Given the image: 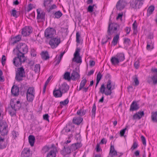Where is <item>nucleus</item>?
Here are the masks:
<instances>
[{"label":"nucleus","mask_w":157,"mask_h":157,"mask_svg":"<svg viewBox=\"0 0 157 157\" xmlns=\"http://www.w3.org/2000/svg\"><path fill=\"white\" fill-rule=\"evenodd\" d=\"M141 139L142 141V142L143 144H144V145H146V139L145 138V137L143 136H141Z\"/></svg>","instance_id":"338daca9"},{"label":"nucleus","mask_w":157,"mask_h":157,"mask_svg":"<svg viewBox=\"0 0 157 157\" xmlns=\"http://www.w3.org/2000/svg\"><path fill=\"white\" fill-rule=\"evenodd\" d=\"M69 102V100L68 98L66 99L64 101H61L60 102V105H66L68 104Z\"/></svg>","instance_id":"3c124183"},{"label":"nucleus","mask_w":157,"mask_h":157,"mask_svg":"<svg viewBox=\"0 0 157 157\" xmlns=\"http://www.w3.org/2000/svg\"><path fill=\"white\" fill-rule=\"evenodd\" d=\"M82 146V144L81 143H77L72 144L70 147L71 151H73L77 150L78 148L81 147Z\"/></svg>","instance_id":"412c9836"},{"label":"nucleus","mask_w":157,"mask_h":157,"mask_svg":"<svg viewBox=\"0 0 157 157\" xmlns=\"http://www.w3.org/2000/svg\"><path fill=\"white\" fill-rule=\"evenodd\" d=\"M21 35H18L15 37H11L10 40V43L11 45H14L17 42L20 41L21 39Z\"/></svg>","instance_id":"f3484780"},{"label":"nucleus","mask_w":157,"mask_h":157,"mask_svg":"<svg viewBox=\"0 0 157 157\" xmlns=\"http://www.w3.org/2000/svg\"><path fill=\"white\" fill-rule=\"evenodd\" d=\"M41 56L42 58L45 60H47L49 58L48 52L47 51L42 52Z\"/></svg>","instance_id":"2f4dec72"},{"label":"nucleus","mask_w":157,"mask_h":157,"mask_svg":"<svg viewBox=\"0 0 157 157\" xmlns=\"http://www.w3.org/2000/svg\"><path fill=\"white\" fill-rule=\"evenodd\" d=\"M95 6V4H93V5H89L87 9V11L90 13L93 12L94 11V7Z\"/></svg>","instance_id":"c03bdc74"},{"label":"nucleus","mask_w":157,"mask_h":157,"mask_svg":"<svg viewBox=\"0 0 157 157\" xmlns=\"http://www.w3.org/2000/svg\"><path fill=\"white\" fill-rule=\"evenodd\" d=\"M151 78L152 80L153 84H157V74H154Z\"/></svg>","instance_id":"79ce46f5"},{"label":"nucleus","mask_w":157,"mask_h":157,"mask_svg":"<svg viewBox=\"0 0 157 157\" xmlns=\"http://www.w3.org/2000/svg\"><path fill=\"white\" fill-rule=\"evenodd\" d=\"M17 11L16 10L14 9L12 10V11L10 13L14 17L17 18L18 16V15L17 14Z\"/></svg>","instance_id":"864d4df0"},{"label":"nucleus","mask_w":157,"mask_h":157,"mask_svg":"<svg viewBox=\"0 0 157 157\" xmlns=\"http://www.w3.org/2000/svg\"><path fill=\"white\" fill-rule=\"evenodd\" d=\"M56 34V30L53 28L48 27L44 32V36L47 39H50L54 37Z\"/></svg>","instance_id":"0eeeda50"},{"label":"nucleus","mask_w":157,"mask_h":157,"mask_svg":"<svg viewBox=\"0 0 157 157\" xmlns=\"http://www.w3.org/2000/svg\"><path fill=\"white\" fill-rule=\"evenodd\" d=\"M127 4L125 0H119L116 5V8L118 10H121L124 9Z\"/></svg>","instance_id":"f8f14e48"},{"label":"nucleus","mask_w":157,"mask_h":157,"mask_svg":"<svg viewBox=\"0 0 157 157\" xmlns=\"http://www.w3.org/2000/svg\"><path fill=\"white\" fill-rule=\"evenodd\" d=\"M35 94V90L33 87H29L28 89L26 94Z\"/></svg>","instance_id":"37998d69"},{"label":"nucleus","mask_w":157,"mask_h":157,"mask_svg":"<svg viewBox=\"0 0 157 157\" xmlns=\"http://www.w3.org/2000/svg\"><path fill=\"white\" fill-rule=\"evenodd\" d=\"M141 119V117L137 113L134 114L133 116V119L135 120L136 119Z\"/></svg>","instance_id":"bf43d9fd"},{"label":"nucleus","mask_w":157,"mask_h":157,"mask_svg":"<svg viewBox=\"0 0 157 157\" xmlns=\"http://www.w3.org/2000/svg\"><path fill=\"white\" fill-rule=\"evenodd\" d=\"M120 33L117 34L114 36L113 39V40L111 42V44L115 46L117 44L119 38Z\"/></svg>","instance_id":"c85d7f7f"},{"label":"nucleus","mask_w":157,"mask_h":157,"mask_svg":"<svg viewBox=\"0 0 157 157\" xmlns=\"http://www.w3.org/2000/svg\"><path fill=\"white\" fill-rule=\"evenodd\" d=\"M56 153L53 150H51L48 153L47 157H56Z\"/></svg>","instance_id":"ea45409f"},{"label":"nucleus","mask_w":157,"mask_h":157,"mask_svg":"<svg viewBox=\"0 0 157 157\" xmlns=\"http://www.w3.org/2000/svg\"><path fill=\"white\" fill-rule=\"evenodd\" d=\"M51 0H44V6L47 9L48 5L50 4Z\"/></svg>","instance_id":"49530a36"},{"label":"nucleus","mask_w":157,"mask_h":157,"mask_svg":"<svg viewBox=\"0 0 157 157\" xmlns=\"http://www.w3.org/2000/svg\"><path fill=\"white\" fill-rule=\"evenodd\" d=\"M7 144V141H5L4 138L2 137L0 135V149L5 148Z\"/></svg>","instance_id":"aec40b11"},{"label":"nucleus","mask_w":157,"mask_h":157,"mask_svg":"<svg viewBox=\"0 0 157 157\" xmlns=\"http://www.w3.org/2000/svg\"><path fill=\"white\" fill-rule=\"evenodd\" d=\"M3 112V109L1 103H0V121H1L3 119V115H2V113Z\"/></svg>","instance_id":"13d9d810"},{"label":"nucleus","mask_w":157,"mask_h":157,"mask_svg":"<svg viewBox=\"0 0 157 157\" xmlns=\"http://www.w3.org/2000/svg\"><path fill=\"white\" fill-rule=\"evenodd\" d=\"M144 0H132L130 2V7L134 10H137L140 8L143 4Z\"/></svg>","instance_id":"39448f33"},{"label":"nucleus","mask_w":157,"mask_h":157,"mask_svg":"<svg viewBox=\"0 0 157 157\" xmlns=\"http://www.w3.org/2000/svg\"><path fill=\"white\" fill-rule=\"evenodd\" d=\"M40 64H36L35 65L34 68V71L35 73L39 72L40 71Z\"/></svg>","instance_id":"de8ad7c7"},{"label":"nucleus","mask_w":157,"mask_h":157,"mask_svg":"<svg viewBox=\"0 0 157 157\" xmlns=\"http://www.w3.org/2000/svg\"><path fill=\"white\" fill-rule=\"evenodd\" d=\"M131 41L128 38H125L124 41V43L127 46L130 45Z\"/></svg>","instance_id":"8fccbe9b"},{"label":"nucleus","mask_w":157,"mask_h":157,"mask_svg":"<svg viewBox=\"0 0 157 157\" xmlns=\"http://www.w3.org/2000/svg\"><path fill=\"white\" fill-rule=\"evenodd\" d=\"M19 89L17 86H13L11 89V93L14 96H17L19 94Z\"/></svg>","instance_id":"6ab92c4d"},{"label":"nucleus","mask_w":157,"mask_h":157,"mask_svg":"<svg viewBox=\"0 0 157 157\" xmlns=\"http://www.w3.org/2000/svg\"><path fill=\"white\" fill-rule=\"evenodd\" d=\"M132 79L133 80L134 82L135 83V85L137 86L139 85V82L138 79V77L136 75L133 76L132 77Z\"/></svg>","instance_id":"a19ab883"},{"label":"nucleus","mask_w":157,"mask_h":157,"mask_svg":"<svg viewBox=\"0 0 157 157\" xmlns=\"http://www.w3.org/2000/svg\"><path fill=\"white\" fill-rule=\"evenodd\" d=\"M106 87L104 84H101L99 88V93L104 94L106 96L110 95L112 93V90L115 88V83L112 82L110 79H109L107 82Z\"/></svg>","instance_id":"f03ea898"},{"label":"nucleus","mask_w":157,"mask_h":157,"mask_svg":"<svg viewBox=\"0 0 157 157\" xmlns=\"http://www.w3.org/2000/svg\"><path fill=\"white\" fill-rule=\"evenodd\" d=\"M126 129V128H124L120 131V136L121 137H122L124 136V135L125 133V131Z\"/></svg>","instance_id":"69168bd1"},{"label":"nucleus","mask_w":157,"mask_h":157,"mask_svg":"<svg viewBox=\"0 0 157 157\" xmlns=\"http://www.w3.org/2000/svg\"><path fill=\"white\" fill-rule=\"evenodd\" d=\"M12 135L13 136V137L14 139L16 138L18 136L19 134L18 133V132L16 131H15L14 130L12 132Z\"/></svg>","instance_id":"4d7b16f0"},{"label":"nucleus","mask_w":157,"mask_h":157,"mask_svg":"<svg viewBox=\"0 0 157 157\" xmlns=\"http://www.w3.org/2000/svg\"><path fill=\"white\" fill-rule=\"evenodd\" d=\"M134 66L135 67L136 69H137L139 68L140 66L139 61V60H137L134 63Z\"/></svg>","instance_id":"e2e57ef3"},{"label":"nucleus","mask_w":157,"mask_h":157,"mask_svg":"<svg viewBox=\"0 0 157 157\" xmlns=\"http://www.w3.org/2000/svg\"><path fill=\"white\" fill-rule=\"evenodd\" d=\"M87 80L86 78H84L81 81V83L80 84L79 88L78 90V91L81 90L84 86Z\"/></svg>","instance_id":"e433bc0d"},{"label":"nucleus","mask_w":157,"mask_h":157,"mask_svg":"<svg viewBox=\"0 0 157 157\" xmlns=\"http://www.w3.org/2000/svg\"><path fill=\"white\" fill-rule=\"evenodd\" d=\"M16 49L17 50V57L13 59V63L16 67H18L26 59L25 55L28 52V47L25 44L20 43L17 46Z\"/></svg>","instance_id":"f257e3e1"},{"label":"nucleus","mask_w":157,"mask_h":157,"mask_svg":"<svg viewBox=\"0 0 157 157\" xmlns=\"http://www.w3.org/2000/svg\"><path fill=\"white\" fill-rule=\"evenodd\" d=\"M110 61L112 64L113 65H118L120 63L119 60L116 56L112 57L110 59Z\"/></svg>","instance_id":"cd10ccee"},{"label":"nucleus","mask_w":157,"mask_h":157,"mask_svg":"<svg viewBox=\"0 0 157 157\" xmlns=\"http://www.w3.org/2000/svg\"><path fill=\"white\" fill-rule=\"evenodd\" d=\"M32 154L29 148H25L21 153V157H31Z\"/></svg>","instance_id":"2eb2a0df"},{"label":"nucleus","mask_w":157,"mask_h":157,"mask_svg":"<svg viewBox=\"0 0 157 157\" xmlns=\"http://www.w3.org/2000/svg\"><path fill=\"white\" fill-rule=\"evenodd\" d=\"M80 50V48H76L74 55V58L73 59V61L77 63H80L82 62L81 57L79 56Z\"/></svg>","instance_id":"1a4fd4ad"},{"label":"nucleus","mask_w":157,"mask_h":157,"mask_svg":"<svg viewBox=\"0 0 157 157\" xmlns=\"http://www.w3.org/2000/svg\"><path fill=\"white\" fill-rule=\"evenodd\" d=\"M31 55L33 57H35L36 56V52L34 49H33L31 50Z\"/></svg>","instance_id":"774afa93"},{"label":"nucleus","mask_w":157,"mask_h":157,"mask_svg":"<svg viewBox=\"0 0 157 157\" xmlns=\"http://www.w3.org/2000/svg\"><path fill=\"white\" fill-rule=\"evenodd\" d=\"M151 118L152 121L156 122L157 119V110L155 112H151Z\"/></svg>","instance_id":"7c9ffc66"},{"label":"nucleus","mask_w":157,"mask_h":157,"mask_svg":"<svg viewBox=\"0 0 157 157\" xmlns=\"http://www.w3.org/2000/svg\"><path fill=\"white\" fill-rule=\"evenodd\" d=\"M109 154V156L111 157H114V156L118 155L117 151L115 150L114 146L111 144L110 146Z\"/></svg>","instance_id":"5701e85b"},{"label":"nucleus","mask_w":157,"mask_h":157,"mask_svg":"<svg viewBox=\"0 0 157 157\" xmlns=\"http://www.w3.org/2000/svg\"><path fill=\"white\" fill-rule=\"evenodd\" d=\"M102 77V75L100 72H99L97 75L96 78V81H97V82H99L101 79V78Z\"/></svg>","instance_id":"5fc2aeb1"},{"label":"nucleus","mask_w":157,"mask_h":157,"mask_svg":"<svg viewBox=\"0 0 157 157\" xmlns=\"http://www.w3.org/2000/svg\"><path fill=\"white\" fill-rule=\"evenodd\" d=\"M63 148L61 151V154L64 156L70 154L71 152V149L70 147L67 144H63Z\"/></svg>","instance_id":"ddd939ff"},{"label":"nucleus","mask_w":157,"mask_h":157,"mask_svg":"<svg viewBox=\"0 0 157 157\" xmlns=\"http://www.w3.org/2000/svg\"><path fill=\"white\" fill-rule=\"evenodd\" d=\"M86 112V110H84L83 108H82L80 109L77 111V114L80 117L82 116L85 114Z\"/></svg>","instance_id":"72a5a7b5"},{"label":"nucleus","mask_w":157,"mask_h":157,"mask_svg":"<svg viewBox=\"0 0 157 157\" xmlns=\"http://www.w3.org/2000/svg\"><path fill=\"white\" fill-rule=\"evenodd\" d=\"M49 115L48 114H45L43 116V119L48 121H49Z\"/></svg>","instance_id":"0e129e2a"},{"label":"nucleus","mask_w":157,"mask_h":157,"mask_svg":"<svg viewBox=\"0 0 157 157\" xmlns=\"http://www.w3.org/2000/svg\"><path fill=\"white\" fill-rule=\"evenodd\" d=\"M50 148L47 146H44L42 150V152L43 153H45L46 152H48V150H49Z\"/></svg>","instance_id":"09e8293b"},{"label":"nucleus","mask_w":157,"mask_h":157,"mask_svg":"<svg viewBox=\"0 0 157 157\" xmlns=\"http://www.w3.org/2000/svg\"><path fill=\"white\" fill-rule=\"evenodd\" d=\"M117 29V26L116 24L113 23H109V24L107 33L108 35H106L107 39L106 40L108 41V40H111L112 37L109 36H110L114 32L115 33H117L116 31Z\"/></svg>","instance_id":"7ed1b4c3"},{"label":"nucleus","mask_w":157,"mask_h":157,"mask_svg":"<svg viewBox=\"0 0 157 157\" xmlns=\"http://www.w3.org/2000/svg\"><path fill=\"white\" fill-rule=\"evenodd\" d=\"M53 94L54 96L56 98H60L62 96L63 94L59 88L57 90L55 88L53 90Z\"/></svg>","instance_id":"a878e982"},{"label":"nucleus","mask_w":157,"mask_h":157,"mask_svg":"<svg viewBox=\"0 0 157 157\" xmlns=\"http://www.w3.org/2000/svg\"><path fill=\"white\" fill-rule=\"evenodd\" d=\"M6 110L9 114L12 117L16 116V111H17L12 106L10 105V106H9L7 108Z\"/></svg>","instance_id":"a211bd4d"},{"label":"nucleus","mask_w":157,"mask_h":157,"mask_svg":"<svg viewBox=\"0 0 157 157\" xmlns=\"http://www.w3.org/2000/svg\"><path fill=\"white\" fill-rule=\"evenodd\" d=\"M80 75L75 71L73 70L71 74V79L73 81H75L79 79L80 78Z\"/></svg>","instance_id":"b1692460"},{"label":"nucleus","mask_w":157,"mask_h":157,"mask_svg":"<svg viewBox=\"0 0 157 157\" xmlns=\"http://www.w3.org/2000/svg\"><path fill=\"white\" fill-rule=\"evenodd\" d=\"M35 141V137L33 135H30L29 137V141L30 145L33 146Z\"/></svg>","instance_id":"473e14b6"},{"label":"nucleus","mask_w":157,"mask_h":157,"mask_svg":"<svg viewBox=\"0 0 157 157\" xmlns=\"http://www.w3.org/2000/svg\"><path fill=\"white\" fill-rule=\"evenodd\" d=\"M10 105L13 107L17 111L19 110L21 107V104L20 101H15L12 99L11 100Z\"/></svg>","instance_id":"9b49d317"},{"label":"nucleus","mask_w":157,"mask_h":157,"mask_svg":"<svg viewBox=\"0 0 157 157\" xmlns=\"http://www.w3.org/2000/svg\"><path fill=\"white\" fill-rule=\"evenodd\" d=\"M49 44L51 48L54 49L56 48L60 43V38L58 37L51 38Z\"/></svg>","instance_id":"6e6552de"},{"label":"nucleus","mask_w":157,"mask_h":157,"mask_svg":"<svg viewBox=\"0 0 157 157\" xmlns=\"http://www.w3.org/2000/svg\"><path fill=\"white\" fill-rule=\"evenodd\" d=\"M138 144L137 143L136 141L134 140V142L133 144L132 145L131 147V149L132 150H133L134 149H136L138 147Z\"/></svg>","instance_id":"603ef678"},{"label":"nucleus","mask_w":157,"mask_h":157,"mask_svg":"<svg viewBox=\"0 0 157 157\" xmlns=\"http://www.w3.org/2000/svg\"><path fill=\"white\" fill-rule=\"evenodd\" d=\"M35 94H26L27 99L28 101L32 102L34 98Z\"/></svg>","instance_id":"f704fd0d"},{"label":"nucleus","mask_w":157,"mask_h":157,"mask_svg":"<svg viewBox=\"0 0 157 157\" xmlns=\"http://www.w3.org/2000/svg\"><path fill=\"white\" fill-rule=\"evenodd\" d=\"M155 10V7L153 5L150 6L148 8L147 10V16L149 17L153 13V12Z\"/></svg>","instance_id":"bb28decb"},{"label":"nucleus","mask_w":157,"mask_h":157,"mask_svg":"<svg viewBox=\"0 0 157 157\" xmlns=\"http://www.w3.org/2000/svg\"><path fill=\"white\" fill-rule=\"evenodd\" d=\"M95 150H96V152H99L101 151H102L100 147V144L98 143L97 144L96 147L95 148Z\"/></svg>","instance_id":"052dcab7"},{"label":"nucleus","mask_w":157,"mask_h":157,"mask_svg":"<svg viewBox=\"0 0 157 157\" xmlns=\"http://www.w3.org/2000/svg\"><path fill=\"white\" fill-rule=\"evenodd\" d=\"M54 18L59 19L63 15L62 13L59 10L56 12L54 14Z\"/></svg>","instance_id":"4c0bfd02"},{"label":"nucleus","mask_w":157,"mask_h":157,"mask_svg":"<svg viewBox=\"0 0 157 157\" xmlns=\"http://www.w3.org/2000/svg\"><path fill=\"white\" fill-rule=\"evenodd\" d=\"M8 132V126L6 122L2 121L0 123V134L2 136L7 135Z\"/></svg>","instance_id":"423d86ee"},{"label":"nucleus","mask_w":157,"mask_h":157,"mask_svg":"<svg viewBox=\"0 0 157 157\" xmlns=\"http://www.w3.org/2000/svg\"><path fill=\"white\" fill-rule=\"evenodd\" d=\"M96 105L95 103H94L92 107V117L93 118L94 117V118L95 117V115L96 114Z\"/></svg>","instance_id":"58836bf2"},{"label":"nucleus","mask_w":157,"mask_h":157,"mask_svg":"<svg viewBox=\"0 0 157 157\" xmlns=\"http://www.w3.org/2000/svg\"><path fill=\"white\" fill-rule=\"evenodd\" d=\"M50 7L49 9L47 10V11L48 12H49L52 10L55 9L57 8V7L55 4H53L51 6H49Z\"/></svg>","instance_id":"6e6d98bb"},{"label":"nucleus","mask_w":157,"mask_h":157,"mask_svg":"<svg viewBox=\"0 0 157 157\" xmlns=\"http://www.w3.org/2000/svg\"><path fill=\"white\" fill-rule=\"evenodd\" d=\"M6 57L4 55H3L2 56V65L4 66L5 63L6 61Z\"/></svg>","instance_id":"680f3d73"},{"label":"nucleus","mask_w":157,"mask_h":157,"mask_svg":"<svg viewBox=\"0 0 157 157\" xmlns=\"http://www.w3.org/2000/svg\"><path fill=\"white\" fill-rule=\"evenodd\" d=\"M80 34L78 32H77L76 33V42L78 44H80L81 40L80 39Z\"/></svg>","instance_id":"a18cd8bd"},{"label":"nucleus","mask_w":157,"mask_h":157,"mask_svg":"<svg viewBox=\"0 0 157 157\" xmlns=\"http://www.w3.org/2000/svg\"><path fill=\"white\" fill-rule=\"evenodd\" d=\"M40 9H38L37 10V19L38 20H40L41 21H44L45 20V13L43 11L40 13Z\"/></svg>","instance_id":"dca6fc26"},{"label":"nucleus","mask_w":157,"mask_h":157,"mask_svg":"<svg viewBox=\"0 0 157 157\" xmlns=\"http://www.w3.org/2000/svg\"><path fill=\"white\" fill-rule=\"evenodd\" d=\"M83 121V118L80 116L75 117L73 118L72 122L77 125H79Z\"/></svg>","instance_id":"4be33fe9"},{"label":"nucleus","mask_w":157,"mask_h":157,"mask_svg":"<svg viewBox=\"0 0 157 157\" xmlns=\"http://www.w3.org/2000/svg\"><path fill=\"white\" fill-rule=\"evenodd\" d=\"M25 77V70L23 67H21L17 69L16 72L15 79L18 82L23 80V77Z\"/></svg>","instance_id":"20e7f679"},{"label":"nucleus","mask_w":157,"mask_h":157,"mask_svg":"<svg viewBox=\"0 0 157 157\" xmlns=\"http://www.w3.org/2000/svg\"><path fill=\"white\" fill-rule=\"evenodd\" d=\"M120 62L124 60L125 59L124 55L123 53H118L116 55Z\"/></svg>","instance_id":"c756f323"},{"label":"nucleus","mask_w":157,"mask_h":157,"mask_svg":"<svg viewBox=\"0 0 157 157\" xmlns=\"http://www.w3.org/2000/svg\"><path fill=\"white\" fill-rule=\"evenodd\" d=\"M63 78L66 80L68 81L71 80V76H70V73L69 72H66L63 75Z\"/></svg>","instance_id":"c9c22d12"},{"label":"nucleus","mask_w":157,"mask_h":157,"mask_svg":"<svg viewBox=\"0 0 157 157\" xmlns=\"http://www.w3.org/2000/svg\"><path fill=\"white\" fill-rule=\"evenodd\" d=\"M139 109L138 105L136 101H134L130 105V111H133L134 110H137Z\"/></svg>","instance_id":"393cba45"},{"label":"nucleus","mask_w":157,"mask_h":157,"mask_svg":"<svg viewBox=\"0 0 157 157\" xmlns=\"http://www.w3.org/2000/svg\"><path fill=\"white\" fill-rule=\"evenodd\" d=\"M59 88L63 94L67 92L69 89V86L67 83L64 82L60 86Z\"/></svg>","instance_id":"4468645a"},{"label":"nucleus","mask_w":157,"mask_h":157,"mask_svg":"<svg viewBox=\"0 0 157 157\" xmlns=\"http://www.w3.org/2000/svg\"><path fill=\"white\" fill-rule=\"evenodd\" d=\"M33 32V29L31 27L26 26L23 28L21 31V34L24 36H29Z\"/></svg>","instance_id":"9d476101"}]
</instances>
